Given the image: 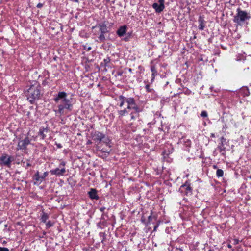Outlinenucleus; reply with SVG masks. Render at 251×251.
I'll return each instance as SVG.
<instances>
[{
  "mask_svg": "<svg viewBox=\"0 0 251 251\" xmlns=\"http://www.w3.org/2000/svg\"><path fill=\"white\" fill-rule=\"evenodd\" d=\"M118 105L121 108L123 107L125 104L126 107L123 109L118 110V115L119 119L129 115L131 120H135L139 117L140 113L143 111V107L139 105L133 97H126L120 95L118 97Z\"/></svg>",
  "mask_w": 251,
  "mask_h": 251,
  "instance_id": "nucleus-1",
  "label": "nucleus"
},
{
  "mask_svg": "<svg viewBox=\"0 0 251 251\" xmlns=\"http://www.w3.org/2000/svg\"><path fill=\"white\" fill-rule=\"evenodd\" d=\"M53 100L57 104V109H54L56 116L66 115L73 109V100L72 98H68L65 92H59L54 97Z\"/></svg>",
  "mask_w": 251,
  "mask_h": 251,
  "instance_id": "nucleus-2",
  "label": "nucleus"
},
{
  "mask_svg": "<svg viewBox=\"0 0 251 251\" xmlns=\"http://www.w3.org/2000/svg\"><path fill=\"white\" fill-rule=\"evenodd\" d=\"M26 95L27 99L30 103H34L36 100L40 99L41 96L40 85L37 82H34L27 90Z\"/></svg>",
  "mask_w": 251,
  "mask_h": 251,
  "instance_id": "nucleus-3",
  "label": "nucleus"
},
{
  "mask_svg": "<svg viewBox=\"0 0 251 251\" xmlns=\"http://www.w3.org/2000/svg\"><path fill=\"white\" fill-rule=\"evenodd\" d=\"M250 18V14L246 11L242 10L240 8L237 9V14L233 21L239 25H242Z\"/></svg>",
  "mask_w": 251,
  "mask_h": 251,
  "instance_id": "nucleus-4",
  "label": "nucleus"
},
{
  "mask_svg": "<svg viewBox=\"0 0 251 251\" xmlns=\"http://www.w3.org/2000/svg\"><path fill=\"white\" fill-rule=\"evenodd\" d=\"M92 139L97 142L98 143H100L102 141H103L104 143H106V145L110 147V145L109 144V140L107 138H105V135L103 133L98 131H95L92 133L91 134Z\"/></svg>",
  "mask_w": 251,
  "mask_h": 251,
  "instance_id": "nucleus-5",
  "label": "nucleus"
},
{
  "mask_svg": "<svg viewBox=\"0 0 251 251\" xmlns=\"http://www.w3.org/2000/svg\"><path fill=\"white\" fill-rule=\"evenodd\" d=\"M179 191L184 195L188 196L192 194V188L190 186V182L187 181L180 187Z\"/></svg>",
  "mask_w": 251,
  "mask_h": 251,
  "instance_id": "nucleus-6",
  "label": "nucleus"
},
{
  "mask_svg": "<svg viewBox=\"0 0 251 251\" xmlns=\"http://www.w3.org/2000/svg\"><path fill=\"white\" fill-rule=\"evenodd\" d=\"M13 161L12 157L6 153L2 154L0 157V165L7 167L11 166V162Z\"/></svg>",
  "mask_w": 251,
  "mask_h": 251,
  "instance_id": "nucleus-7",
  "label": "nucleus"
},
{
  "mask_svg": "<svg viewBox=\"0 0 251 251\" xmlns=\"http://www.w3.org/2000/svg\"><path fill=\"white\" fill-rule=\"evenodd\" d=\"M66 165V162L64 161H62L59 164V167L61 169L56 168L54 169L51 170L50 172L52 175H55L57 176H60L63 175V174L66 172V169L64 168V166Z\"/></svg>",
  "mask_w": 251,
  "mask_h": 251,
  "instance_id": "nucleus-8",
  "label": "nucleus"
},
{
  "mask_svg": "<svg viewBox=\"0 0 251 251\" xmlns=\"http://www.w3.org/2000/svg\"><path fill=\"white\" fill-rule=\"evenodd\" d=\"M30 144V140L28 137H26L24 139L20 140L18 142L17 150H26L27 146Z\"/></svg>",
  "mask_w": 251,
  "mask_h": 251,
  "instance_id": "nucleus-9",
  "label": "nucleus"
},
{
  "mask_svg": "<svg viewBox=\"0 0 251 251\" xmlns=\"http://www.w3.org/2000/svg\"><path fill=\"white\" fill-rule=\"evenodd\" d=\"M33 179L34 185L39 186L45 180V178L42 176H40L39 171H37L33 176Z\"/></svg>",
  "mask_w": 251,
  "mask_h": 251,
  "instance_id": "nucleus-10",
  "label": "nucleus"
},
{
  "mask_svg": "<svg viewBox=\"0 0 251 251\" xmlns=\"http://www.w3.org/2000/svg\"><path fill=\"white\" fill-rule=\"evenodd\" d=\"M49 132V128L48 127L46 126L41 127L39 129V132L38 133V136L41 137V139L44 140L46 138L47 136V134Z\"/></svg>",
  "mask_w": 251,
  "mask_h": 251,
  "instance_id": "nucleus-11",
  "label": "nucleus"
},
{
  "mask_svg": "<svg viewBox=\"0 0 251 251\" xmlns=\"http://www.w3.org/2000/svg\"><path fill=\"white\" fill-rule=\"evenodd\" d=\"M127 26L124 25L121 26L117 30L116 34L119 37H122L126 35L127 30Z\"/></svg>",
  "mask_w": 251,
  "mask_h": 251,
  "instance_id": "nucleus-12",
  "label": "nucleus"
},
{
  "mask_svg": "<svg viewBox=\"0 0 251 251\" xmlns=\"http://www.w3.org/2000/svg\"><path fill=\"white\" fill-rule=\"evenodd\" d=\"M198 24L199 29L201 31L204 30L206 25V21L204 20V18L202 16H199L198 19Z\"/></svg>",
  "mask_w": 251,
  "mask_h": 251,
  "instance_id": "nucleus-13",
  "label": "nucleus"
},
{
  "mask_svg": "<svg viewBox=\"0 0 251 251\" xmlns=\"http://www.w3.org/2000/svg\"><path fill=\"white\" fill-rule=\"evenodd\" d=\"M88 195L89 198L92 200H98L99 197L97 194V191L96 189L91 188L90 191L88 192Z\"/></svg>",
  "mask_w": 251,
  "mask_h": 251,
  "instance_id": "nucleus-14",
  "label": "nucleus"
},
{
  "mask_svg": "<svg viewBox=\"0 0 251 251\" xmlns=\"http://www.w3.org/2000/svg\"><path fill=\"white\" fill-rule=\"evenodd\" d=\"M239 94L243 97L248 96L250 95L249 89L247 87H242L239 91Z\"/></svg>",
  "mask_w": 251,
  "mask_h": 251,
  "instance_id": "nucleus-15",
  "label": "nucleus"
},
{
  "mask_svg": "<svg viewBox=\"0 0 251 251\" xmlns=\"http://www.w3.org/2000/svg\"><path fill=\"white\" fill-rule=\"evenodd\" d=\"M152 8L155 10L156 13H160L165 8V6L158 4L157 3H154L152 5Z\"/></svg>",
  "mask_w": 251,
  "mask_h": 251,
  "instance_id": "nucleus-16",
  "label": "nucleus"
},
{
  "mask_svg": "<svg viewBox=\"0 0 251 251\" xmlns=\"http://www.w3.org/2000/svg\"><path fill=\"white\" fill-rule=\"evenodd\" d=\"M110 59L109 57H107L106 58H104L103 60V62L101 63V66H104L105 68L109 67V63H110ZM105 70L107 71L106 68H105Z\"/></svg>",
  "mask_w": 251,
  "mask_h": 251,
  "instance_id": "nucleus-17",
  "label": "nucleus"
},
{
  "mask_svg": "<svg viewBox=\"0 0 251 251\" xmlns=\"http://www.w3.org/2000/svg\"><path fill=\"white\" fill-rule=\"evenodd\" d=\"M151 70L152 72V78L151 81H153L154 79L155 76L157 75V71L156 70V68L154 66H151Z\"/></svg>",
  "mask_w": 251,
  "mask_h": 251,
  "instance_id": "nucleus-18",
  "label": "nucleus"
},
{
  "mask_svg": "<svg viewBox=\"0 0 251 251\" xmlns=\"http://www.w3.org/2000/svg\"><path fill=\"white\" fill-rule=\"evenodd\" d=\"M100 30L101 33H105L108 32L107 26L104 23L99 25Z\"/></svg>",
  "mask_w": 251,
  "mask_h": 251,
  "instance_id": "nucleus-19",
  "label": "nucleus"
},
{
  "mask_svg": "<svg viewBox=\"0 0 251 251\" xmlns=\"http://www.w3.org/2000/svg\"><path fill=\"white\" fill-rule=\"evenodd\" d=\"M49 215L44 211H42L41 215V220L42 222L46 223L49 219Z\"/></svg>",
  "mask_w": 251,
  "mask_h": 251,
  "instance_id": "nucleus-20",
  "label": "nucleus"
},
{
  "mask_svg": "<svg viewBox=\"0 0 251 251\" xmlns=\"http://www.w3.org/2000/svg\"><path fill=\"white\" fill-rule=\"evenodd\" d=\"M168 251H183L182 247H171L168 248Z\"/></svg>",
  "mask_w": 251,
  "mask_h": 251,
  "instance_id": "nucleus-21",
  "label": "nucleus"
},
{
  "mask_svg": "<svg viewBox=\"0 0 251 251\" xmlns=\"http://www.w3.org/2000/svg\"><path fill=\"white\" fill-rule=\"evenodd\" d=\"M224 175V171L223 170L218 169L216 171V176L217 177H222Z\"/></svg>",
  "mask_w": 251,
  "mask_h": 251,
  "instance_id": "nucleus-22",
  "label": "nucleus"
},
{
  "mask_svg": "<svg viewBox=\"0 0 251 251\" xmlns=\"http://www.w3.org/2000/svg\"><path fill=\"white\" fill-rule=\"evenodd\" d=\"M46 226L47 228H49L51 227V226H52L53 225V223L50 221L46 222Z\"/></svg>",
  "mask_w": 251,
  "mask_h": 251,
  "instance_id": "nucleus-23",
  "label": "nucleus"
},
{
  "mask_svg": "<svg viewBox=\"0 0 251 251\" xmlns=\"http://www.w3.org/2000/svg\"><path fill=\"white\" fill-rule=\"evenodd\" d=\"M201 116L202 117H207L208 115H207V113L206 111H202L201 113Z\"/></svg>",
  "mask_w": 251,
  "mask_h": 251,
  "instance_id": "nucleus-24",
  "label": "nucleus"
},
{
  "mask_svg": "<svg viewBox=\"0 0 251 251\" xmlns=\"http://www.w3.org/2000/svg\"><path fill=\"white\" fill-rule=\"evenodd\" d=\"M31 166V164L30 162V160H27V162L25 163V164L24 165V167L25 168H27L28 167H30Z\"/></svg>",
  "mask_w": 251,
  "mask_h": 251,
  "instance_id": "nucleus-25",
  "label": "nucleus"
},
{
  "mask_svg": "<svg viewBox=\"0 0 251 251\" xmlns=\"http://www.w3.org/2000/svg\"><path fill=\"white\" fill-rule=\"evenodd\" d=\"M145 88L146 89V91L148 92H151L153 90L152 89L150 88L149 84H147L145 86Z\"/></svg>",
  "mask_w": 251,
  "mask_h": 251,
  "instance_id": "nucleus-26",
  "label": "nucleus"
},
{
  "mask_svg": "<svg viewBox=\"0 0 251 251\" xmlns=\"http://www.w3.org/2000/svg\"><path fill=\"white\" fill-rule=\"evenodd\" d=\"M104 34L105 33H100V34L99 37V38L100 41H103L105 39Z\"/></svg>",
  "mask_w": 251,
  "mask_h": 251,
  "instance_id": "nucleus-27",
  "label": "nucleus"
},
{
  "mask_svg": "<svg viewBox=\"0 0 251 251\" xmlns=\"http://www.w3.org/2000/svg\"><path fill=\"white\" fill-rule=\"evenodd\" d=\"M132 123L129 124V125H128L129 127H131L130 131L132 132H135L136 131V128L134 126H132Z\"/></svg>",
  "mask_w": 251,
  "mask_h": 251,
  "instance_id": "nucleus-28",
  "label": "nucleus"
},
{
  "mask_svg": "<svg viewBox=\"0 0 251 251\" xmlns=\"http://www.w3.org/2000/svg\"><path fill=\"white\" fill-rule=\"evenodd\" d=\"M0 251H9V249L6 247H0Z\"/></svg>",
  "mask_w": 251,
  "mask_h": 251,
  "instance_id": "nucleus-29",
  "label": "nucleus"
},
{
  "mask_svg": "<svg viewBox=\"0 0 251 251\" xmlns=\"http://www.w3.org/2000/svg\"><path fill=\"white\" fill-rule=\"evenodd\" d=\"M101 151L102 152H105V153H107L108 154H109L110 151V150H105V149L103 148V149H102L101 150Z\"/></svg>",
  "mask_w": 251,
  "mask_h": 251,
  "instance_id": "nucleus-30",
  "label": "nucleus"
},
{
  "mask_svg": "<svg viewBox=\"0 0 251 251\" xmlns=\"http://www.w3.org/2000/svg\"><path fill=\"white\" fill-rule=\"evenodd\" d=\"M158 3L160 5H161L162 6H164V2L165 0H158Z\"/></svg>",
  "mask_w": 251,
  "mask_h": 251,
  "instance_id": "nucleus-31",
  "label": "nucleus"
},
{
  "mask_svg": "<svg viewBox=\"0 0 251 251\" xmlns=\"http://www.w3.org/2000/svg\"><path fill=\"white\" fill-rule=\"evenodd\" d=\"M100 210L103 213V215H104V211L105 209V207H104V206H102V207H100L99 208Z\"/></svg>",
  "mask_w": 251,
  "mask_h": 251,
  "instance_id": "nucleus-32",
  "label": "nucleus"
},
{
  "mask_svg": "<svg viewBox=\"0 0 251 251\" xmlns=\"http://www.w3.org/2000/svg\"><path fill=\"white\" fill-rule=\"evenodd\" d=\"M48 174H49L48 172L46 171V172H45L43 173V175H42V176L45 179V178L48 176Z\"/></svg>",
  "mask_w": 251,
  "mask_h": 251,
  "instance_id": "nucleus-33",
  "label": "nucleus"
},
{
  "mask_svg": "<svg viewBox=\"0 0 251 251\" xmlns=\"http://www.w3.org/2000/svg\"><path fill=\"white\" fill-rule=\"evenodd\" d=\"M218 148V149H219V150H220V152H222L223 151H225V149H224V148H223V147H221V146H219Z\"/></svg>",
  "mask_w": 251,
  "mask_h": 251,
  "instance_id": "nucleus-34",
  "label": "nucleus"
},
{
  "mask_svg": "<svg viewBox=\"0 0 251 251\" xmlns=\"http://www.w3.org/2000/svg\"><path fill=\"white\" fill-rule=\"evenodd\" d=\"M43 4L42 3H39L37 5V7L38 8H41L43 7Z\"/></svg>",
  "mask_w": 251,
  "mask_h": 251,
  "instance_id": "nucleus-35",
  "label": "nucleus"
},
{
  "mask_svg": "<svg viewBox=\"0 0 251 251\" xmlns=\"http://www.w3.org/2000/svg\"><path fill=\"white\" fill-rule=\"evenodd\" d=\"M55 145L58 148H61L62 147V145L60 143H55Z\"/></svg>",
  "mask_w": 251,
  "mask_h": 251,
  "instance_id": "nucleus-36",
  "label": "nucleus"
},
{
  "mask_svg": "<svg viewBox=\"0 0 251 251\" xmlns=\"http://www.w3.org/2000/svg\"><path fill=\"white\" fill-rule=\"evenodd\" d=\"M84 48L87 51H90L92 49L91 47L90 46L88 47H87L86 46H85Z\"/></svg>",
  "mask_w": 251,
  "mask_h": 251,
  "instance_id": "nucleus-37",
  "label": "nucleus"
},
{
  "mask_svg": "<svg viewBox=\"0 0 251 251\" xmlns=\"http://www.w3.org/2000/svg\"><path fill=\"white\" fill-rule=\"evenodd\" d=\"M239 241L237 239H235L234 240V242L235 245L238 244L239 243Z\"/></svg>",
  "mask_w": 251,
  "mask_h": 251,
  "instance_id": "nucleus-38",
  "label": "nucleus"
},
{
  "mask_svg": "<svg viewBox=\"0 0 251 251\" xmlns=\"http://www.w3.org/2000/svg\"><path fill=\"white\" fill-rule=\"evenodd\" d=\"M117 75L118 76H121L123 75V72H122V71L118 72L117 73Z\"/></svg>",
  "mask_w": 251,
  "mask_h": 251,
  "instance_id": "nucleus-39",
  "label": "nucleus"
},
{
  "mask_svg": "<svg viewBox=\"0 0 251 251\" xmlns=\"http://www.w3.org/2000/svg\"><path fill=\"white\" fill-rule=\"evenodd\" d=\"M227 247L230 249L232 248V246L230 244L227 245Z\"/></svg>",
  "mask_w": 251,
  "mask_h": 251,
  "instance_id": "nucleus-40",
  "label": "nucleus"
},
{
  "mask_svg": "<svg viewBox=\"0 0 251 251\" xmlns=\"http://www.w3.org/2000/svg\"><path fill=\"white\" fill-rule=\"evenodd\" d=\"M124 40L125 41H128V38H127V37H126V38H124Z\"/></svg>",
  "mask_w": 251,
  "mask_h": 251,
  "instance_id": "nucleus-41",
  "label": "nucleus"
},
{
  "mask_svg": "<svg viewBox=\"0 0 251 251\" xmlns=\"http://www.w3.org/2000/svg\"><path fill=\"white\" fill-rule=\"evenodd\" d=\"M91 143H92V142H91V141H90V140H89V141L87 142V144H91Z\"/></svg>",
  "mask_w": 251,
  "mask_h": 251,
  "instance_id": "nucleus-42",
  "label": "nucleus"
},
{
  "mask_svg": "<svg viewBox=\"0 0 251 251\" xmlns=\"http://www.w3.org/2000/svg\"><path fill=\"white\" fill-rule=\"evenodd\" d=\"M213 168L214 169H216L217 168V166L216 165H213Z\"/></svg>",
  "mask_w": 251,
  "mask_h": 251,
  "instance_id": "nucleus-43",
  "label": "nucleus"
},
{
  "mask_svg": "<svg viewBox=\"0 0 251 251\" xmlns=\"http://www.w3.org/2000/svg\"><path fill=\"white\" fill-rule=\"evenodd\" d=\"M104 234V233H102V232H100V235L101 236V235H103Z\"/></svg>",
  "mask_w": 251,
  "mask_h": 251,
  "instance_id": "nucleus-44",
  "label": "nucleus"
},
{
  "mask_svg": "<svg viewBox=\"0 0 251 251\" xmlns=\"http://www.w3.org/2000/svg\"><path fill=\"white\" fill-rule=\"evenodd\" d=\"M213 88H214L213 86H211L210 87V89H211V91H212L213 90Z\"/></svg>",
  "mask_w": 251,
  "mask_h": 251,
  "instance_id": "nucleus-45",
  "label": "nucleus"
},
{
  "mask_svg": "<svg viewBox=\"0 0 251 251\" xmlns=\"http://www.w3.org/2000/svg\"><path fill=\"white\" fill-rule=\"evenodd\" d=\"M211 137H214V134L213 133H212Z\"/></svg>",
  "mask_w": 251,
  "mask_h": 251,
  "instance_id": "nucleus-46",
  "label": "nucleus"
},
{
  "mask_svg": "<svg viewBox=\"0 0 251 251\" xmlns=\"http://www.w3.org/2000/svg\"><path fill=\"white\" fill-rule=\"evenodd\" d=\"M129 70V71L130 72H132V69H130H130H129V70Z\"/></svg>",
  "mask_w": 251,
  "mask_h": 251,
  "instance_id": "nucleus-47",
  "label": "nucleus"
},
{
  "mask_svg": "<svg viewBox=\"0 0 251 251\" xmlns=\"http://www.w3.org/2000/svg\"><path fill=\"white\" fill-rule=\"evenodd\" d=\"M171 150H172L171 151H169V153H170L172 152V150H173V148H171Z\"/></svg>",
  "mask_w": 251,
  "mask_h": 251,
  "instance_id": "nucleus-48",
  "label": "nucleus"
},
{
  "mask_svg": "<svg viewBox=\"0 0 251 251\" xmlns=\"http://www.w3.org/2000/svg\"><path fill=\"white\" fill-rule=\"evenodd\" d=\"M74 1L78 2V0H74Z\"/></svg>",
  "mask_w": 251,
  "mask_h": 251,
  "instance_id": "nucleus-49",
  "label": "nucleus"
},
{
  "mask_svg": "<svg viewBox=\"0 0 251 251\" xmlns=\"http://www.w3.org/2000/svg\"><path fill=\"white\" fill-rule=\"evenodd\" d=\"M223 140H225L224 137L221 138V141H222Z\"/></svg>",
  "mask_w": 251,
  "mask_h": 251,
  "instance_id": "nucleus-50",
  "label": "nucleus"
},
{
  "mask_svg": "<svg viewBox=\"0 0 251 251\" xmlns=\"http://www.w3.org/2000/svg\"><path fill=\"white\" fill-rule=\"evenodd\" d=\"M168 84H169V82H167L166 84V85H168Z\"/></svg>",
  "mask_w": 251,
  "mask_h": 251,
  "instance_id": "nucleus-51",
  "label": "nucleus"
},
{
  "mask_svg": "<svg viewBox=\"0 0 251 251\" xmlns=\"http://www.w3.org/2000/svg\"><path fill=\"white\" fill-rule=\"evenodd\" d=\"M124 251H127V249H126Z\"/></svg>",
  "mask_w": 251,
  "mask_h": 251,
  "instance_id": "nucleus-52",
  "label": "nucleus"
}]
</instances>
